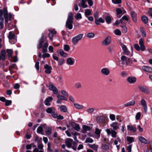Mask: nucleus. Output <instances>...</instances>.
Listing matches in <instances>:
<instances>
[{
	"label": "nucleus",
	"mask_w": 152,
	"mask_h": 152,
	"mask_svg": "<svg viewBox=\"0 0 152 152\" xmlns=\"http://www.w3.org/2000/svg\"><path fill=\"white\" fill-rule=\"evenodd\" d=\"M73 15L71 13H69L66 23V27L69 30L72 29L73 28Z\"/></svg>",
	"instance_id": "obj_1"
},
{
	"label": "nucleus",
	"mask_w": 152,
	"mask_h": 152,
	"mask_svg": "<svg viewBox=\"0 0 152 152\" xmlns=\"http://www.w3.org/2000/svg\"><path fill=\"white\" fill-rule=\"evenodd\" d=\"M83 35V34H80L73 37L72 39L73 44L74 45L77 44L78 41L82 39Z\"/></svg>",
	"instance_id": "obj_2"
},
{
	"label": "nucleus",
	"mask_w": 152,
	"mask_h": 152,
	"mask_svg": "<svg viewBox=\"0 0 152 152\" xmlns=\"http://www.w3.org/2000/svg\"><path fill=\"white\" fill-rule=\"evenodd\" d=\"M121 64L123 65L126 64L127 65L130 64L131 62L130 59L127 58L126 56H122L121 57Z\"/></svg>",
	"instance_id": "obj_3"
},
{
	"label": "nucleus",
	"mask_w": 152,
	"mask_h": 152,
	"mask_svg": "<svg viewBox=\"0 0 152 152\" xmlns=\"http://www.w3.org/2000/svg\"><path fill=\"white\" fill-rule=\"evenodd\" d=\"M111 42V37L109 36H108L104 40L102 41V44L103 46H107L110 44Z\"/></svg>",
	"instance_id": "obj_4"
},
{
	"label": "nucleus",
	"mask_w": 152,
	"mask_h": 152,
	"mask_svg": "<svg viewBox=\"0 0 152 152\" xmlns=\"http://www.w3.org/2000/svg\"><path fill=\"white\" fill-rule=\"evenodd\" d=\"M65 143L66 146L70 148L72 147V144L75 143V142L71 138H67L66 140Z\"/></svg>",
	"instance_id": "obj_5"
},
{
	"label": "nucleus",
	"mask_w": 152,
	"mask_h": 152,
	"mask_svg": "<svg viewBox=\"0 0 152 152\" xmlns=\"http://www.w3.org/2000/svg\"><path fill=\"white\" fill-rule=\"evenodd\" d=\"M44 38L45 37L44 35L43 34H42V37L41 38L39 39V43L37 46V49H39L42 48V44L44 42Z\"/></svg>",
	"instance_id": "obj_6"
},
{
	"label": "nucleus",
	"mask_w": 152,
	"mask_h": 152,
	"mask_svg": "<svg viewBox=\"0 0 152 152\" xmlns=\"http://www.w3.org/2000/svg\"><path fill=\"white\" fill-rule=\"evenodd\" d=\"M49 88L50 90L53 91V93L54 94H57L58 93V91L57 89L52 83H50L49 84Z\"/></svg>",
	"instance_id": "obj_7"
},
{
	"label": "nucleus",
	"mask_w": 152,
	"mask_h": 152,
	"mask_svg": "<svg viewBox=\"0 0 152 152\" xmlns=\"http://www.w3.org/2000/svg\"><path fill=\"white\" fill-rule=\"evenodd\" d=\"M8 37L9 40L15 39L14 42L12 44L15 43L16 42V41L15 39L16 37L13 31H10L9 32Z\"/></svg>",
	"instance_id": "obj_8"
},
{
	"label": "nucleus",
	"mask_w": 152,
	"mask_h": 152,
	"mask_svg": "<svg viewBox=\"0 0 152 152\" xmlns=\"http://www.w3.org/2000/svg\"><path fill=\"white\" fill-rule=\"evenodd\" d=\"M127 82L131 84L135 83L137 80L136 78L134 77H129L127 78Z\"/></svg>",
	"instance_id": "obj_9"
},
{
	"label": "nucleus",
	"mask_w": 152,
	"mask_h": 152,
	"mask_svg": "<svg viewBox=\"0 0 152 152\" xmlns=\"http://www.w3.org/2000/svg\"><path fill=\"white\" fill-rule=\"evenodd\" d=\"M139 89L142 91L146 94L149 93L150 90L146 87L143 86H139Z\"/></svg>",
	"instance_id": "obj_10"
},
{
	"label": "nucleus",
	"mask_w": 152,
	"mask_h": 152,
	"mask_svg": "<svg viewBox=\"0 0 152 152\" xmlns=\"http://www.w3.org/2000/svg\"><path fill=\"white\" fill-rule=\"evenodd\" d=\"M4 16L6 23H7L8 21V13L7 9L5 7L4 8Z\"/></svg>",
	"instance_id": "obj_11"
},
{
	"label": "nucleus",
	"mask_w": 152,
	"mask_h": 152,
	"mask_svg": "<svg viewBox=\"0 0 152 152\" xmlns=\"http://www.w3.org/2000/svg\"><path fill=\"white\" fill-rule=\"evenodd\" d=\"M121 47L123 50V53L124 54L126 55H130V53L126 45H122L121 46Z\"/></svg>",
	"instance_id": "obj_12"
},
{
	"label": "nucleus",
	"mask_w": 152,
	"mask_h": 152,
	"mask_svg": "<svg viewBox=\"0 0 152 152\" xmlns=\"http://www.w3.org/2000/svg\"><path fill=\"white\" fill-rule=\"evenodd\" d=\"M110 126L113 128V130H117L119 128V124L117 122L112 123L110 124Z\"/></svg>",
	"instance_id": "obj_13"
},
{
	"label": "nucleus",
	"mask_w": 152,
	"mask_h": 152,
	"mask_svg": "<svg viewBox=\"0 0 152 152\" xmlns=\"http://www.w3.org/2000/svg\"><path fill=\"white\" fill-rule=\"evenodd\" d=\"M139 44L140 46L141 50L142 51H145V48L144 45L143 40L142 39L140 38L139 41Z\"/></svg>",
	"instance_id": "obj_14"
},
{
	"label": "nucleus",
	"mask_w": 152,
	"mask_h": 152,
	"mask_svg": "<svg viewBox=\"0 0 152 152\" xmlns=\"http://www.w3.org/2000/svg\"><path fill=\"white\" fill-rule=\"evenodd\" d=\"M44 68L45 69V72L47 74H50L51 72V70L52 68L51 66H48V64H46L44 66Z\"/></svg>",
	"instance_id": "obj_15"
},
{
	"label": "nucleus",
	"mask_w": 152,
	"mask_h": 152,
	"mask_svg": "<svg viewBox=\"0 0 152 152\" xmlns=\"http://www.w3.org/2000/svg\"><path fill=\"white\" fill-rule=\"evenodd\" d=\"M141 104L143 107L144 111L145 113H146L147 110V107L146 103V102L144 99H142L140 101Z\"/></svg>",
	"instance_id": "obj_16"
},
{
	"label": "nucleus",
	"mask_w": 152,
	"mask_h": 152,
	"mask_svg": "<svg viewBox=\"0 0 152 152\" xmlns=\"http://www.w3.org/2000/svg\"><path fill=\"white\" fill-rule=\"evenodd\" d=\"M53 98L51 96H50L47 98L45 101V104L46 105L49 106L51 104L50 102L53 100Z\"/></svg>",
	"instance_id": "obj_17"
},
{
	"label": "nucleus",
	"mask_w": 152,
	"mask_h": 152,
	"mask_svg": "<svg viewBox=\"0 0 152 152\" xmlns=\"http://www.w3.org/2000/svg\"><path fill=\"white\" fill-rule=\"evenodd\" d=\"M138 139L139 141L142 143H143L144 144L149 143L148 141L143 137L140 136L138 137Z\"/></svg>",
	"instance_id": "obj_18"
},
{
	"label": "nucleus",
	"mask_w": 152,
	"mask_h": 152,
	"mask_svg": "<svg viewBox=\"0 0 152 152\" xmlns=\"http://www.w3.org/2000/svg\"><path fill=\"white\" fill-rule=\"evenodd\" d=\"M101 72L103 74L106 76H107L109 74L110 71L108 69L104 68L101 69Z\"/></svg>",
	"instance_id": "obj_19"
},
{
	"label": "nucleus",
	"mask_w": 152,
	"mask_h": 152,
	"mask_svg": "<svg viewBox=\"0 0 152 152\" xmlns=\"http://www.w3.org/2000/svg\"><path fill=\"white\" fill-rule=\"evenodd\" d=\"M116 14L119 15L120 14H122L123 15L126 13V11L123 8L120 9L117 8L116 9Z\"/></svg>",
	"instance_id": "obj_20"
},
{
	"label": "nucleus",
	"mask_w": 152,
	"mask_h": 152,
	"mask_svg": "<svg viewBox=\"0 0 152 152\" xmlns=\"http://www.w3.org/2000/svg\"><path fill=\"white\" fill-rule=\"evenodd\" d=\"M135 104V101L134 100H132L124 104L125 107H126L134 105Z\"/></svg>",
	"instance_id": "obj_21"
},
{
	"label": "nucleus",
	"mask_w": 152,
	"mask_h": 152,
	"mask_svg": "<svg viewBox=\"0 0 152 152\" xmlns=\"http://www.w3.org/2000/svg\"><path fill=\"white\" fill-rule=\"evenodd\" d=\"M131 15L132 16V19L133 21L134 22H137V14L134 11H132L131 12Z\"/></svg>",
	"instance_id": "obj_22"
},
{
	"label": "nucleus",
	"mask_w": 152,
	"mask_h": 152,
	"mask_svg": "<svg viewBox=\"0 0 152 152\" xmlns=\"http://www.w3.org/2000/svg\"><path fill=\"white\" fill-rule=\"evenodd\" d=\"M67 62L69 65H72L75 62L74 59L72 58H69L67 60Z\"/></svg>",
	"instance_id": "obj_23"
},
{
	"label": "nucleus",
	"mask_w": 152,
	"mask_h": 152,
	"mask_svg": "<svg viewBox=\"0 0 152 152\" xmlns=\"http://www.w3.org/2000/svg\"><path fill=\"white\" fill-rule=\"evenodd\" d=\"M95 22L97 25H99L100 23H104V20L101 18L98 19L97 18L95 20Z\"/></svg>",
	"instance_id": "obj_24"
},
{
	"label": "nucleus",
	"mask_w": 152,
	"mask_h": 152,
	"mask_svg": "<svg viewBox=\"0 0 152 152\" xmlns=\"http://www.w3.org/2000/svg\"><path fill=\"white\" fill-rule=\"evenodd\" d=\"M83 133H85L86 131H89L91 130V128L89 126L83 125Z\"/></svg>",
	"instance_id": "obj_25"
},
{
	"label": "nucleus",
	"mask_w": 152,
	"mask_h": 152,
	"mask_svg": "<svg viewBox=\"0 0 152 152\" xmlns=\"http://www.w3.org/2000/svg\"><path fill=\"white\" fill-rule=\"evenodd\" d=\"M142 69L144 71L148 72H152V68L149 66H143L142 67Z\"/></svg>",
	"instance_id": "obj_26"
},
{
	"label": "nucleus",
	"mask_w": 152,
	"mask_h": 152,
	"mask_svg": "<svg viewBox=\"0 0 152 152\" xmlns=\"http://www.w3.org/2000/svg\"><path fill=\"white\" fill-rule=\"evenodd\" d=\"M46 111L48 113L52 114L54 111H55V109L53 107H52L46 109Z\"/></svg>",
	"instance_id": "obj_27"
},
{
	"label": "nucleus",
	"mask_w": 152,
	"mask_h": 152,
	"mask_svg": "<svg viewBox=\"0 0 152 152\" xmlns=\"http://www.w3.org/2000/svg\"><path fill=\"white\" fill-rule=\"evenodd\" d=\"M1 59L2 60H4L5 59L6 52L4 50H2L1 52Z\"/></svg>",
	"instance_id": "obj_28"
},
{
	"label": "nucleus",
	"mask_w": 152,
	"mask_h": 152,
	"mask_svg": "<svg viewBox=\"0 0 152 152\" xmlns=\"http://www.w3.org/2000/svg\"><path fill=\"white\" fill-rule=\"evenodd\" d=\"M59 53L60 55L63 57H66L67 56V54L64 52L62 50L60 49L59 50Z\"/></svg>",
	"instance_id": "obj_29"
},
{
	"label": "nucleus",
	"mask_w": 152,
	"mask_h": 152,
	"mask_svg": "<svg viewBox=\"0 0 152 152\" xmlns=\"http://www.w3.org/2000/svg\"><path fill=\"white\" fill-rule=\"evenodd\" d=\"M45 133L46 134L48 135L51 134V129L49 127H47L45 128Z\"/></svg>",
	"instance_id": "obj_30"
},
{
	"label": "nucleus",
	"mask_w": 152,
	"mask_h": 152,
	"mask_svg": "<svg viewBox=\"0 0 152 152\" xmlns=\"http://www.w3.org/2000/svg\"><path fill=\"white\" fill-rule=\"evenodd\" d=\"M88 145L90 148L93 149L94 150H95L96 151H97L98 147V145L93 144L92 145L89 144Z\"/></svg>",
	"instance_id": "obj_31"
},
{
	"label": "nucleus",
	"mask_w": 152,
	"mask_h": 152,
	"mask_svg": "<svg viewBox=\"0 0 152 152\" xmlns=\"http://www.w3.org/2000/svg\"><path fill=\"white\" fill-rule=\"evenodd\" d=\"M141 19L142 22L145 24H146L148 23V18L145 15L141 17Z\"/></svg>",
	"instance_id": "obj_32"
},
{
	"label": "nucleus",
	"mask_w": 152,
	"mask_h": 152,
	"mask_svg": "<svg viewBox=\"0 0 152 152\" xmlns=\"http://www.w3.org/2000/svg\"><path fill=\"white\" fill-rule=\"evenodd\" d=\"M127 129L128 130L131 131L133 132H135L136 131V129L135 127H133L132 126H127Z\"/></svg>",
	"instance_id": "obj_33"
},
{
	"label": "nucleus",
	"mask_w": 152,
	"mask_h": 152,
	"mask_svg": "<svg viewBox=\"0 0 152 152\" xmlns=\"http://www.w3.org/2000/svg\"><path fill=\"white\" fill-rule=\"evenodd\" d=\"M87 0H82L81 3L82 7L83 8H85L87 7V5L85 3L86 2Z\"/></svg>",
	"instance_id": "obj_34"
},
{
	"label": "nucleus",
	"mask_w": 152,
	"mask_h": 152,
	"mask_svg": "<svg viewBox=\"0 0 152 152\" xmlns=\"http://www.w3.org/2000/svg\"><path fill=\"white\" fill-rule=\"evenodd\" d=\"M74 105L75 107L78 109H83L84 107L83 105H80L77 103L74 104Z\"/></svg>",
	"instance_id": "obj_35"
},
{
	"label": "nucleus",
	"mask_w": 152,
	"mask_h": 152,
	"mask_svg": "<svg viewBox=\"0 0 152 152\" xmlns=\"http://www.w3.org/2000/svg\"><path fill=\"white\" fill-rule=\"evenodd\" d=\"M101 133V130L98 128H96L95 129V133L97 135L98 138H99L100 136V134Z\"/></svg>",
	"instance_id": "obj_36"
},
{
	"label": "nucleus",
	"mask_w": 152,
	"mask_h": 152,
	"mask_svg": "<svg viewBox=\"0 0 152 152\" xmlns=\"http://www.w3.org/2000/svg\"><path fill=\"white\" fill-rule=\"evenodd\" d=\"M60 110L61 111L64 113L67 112V110L66 107L64 105L61 106L60 107Z\"/></svg>",
	"instance_id": "obj_37"
},
{
	"label": "nucleus",
	"mask_w": 152,
	"mask_h": 152,
	"mask_svg": "<svg viewBox=\"0 0 152 152\" xmlns=\"http://www.w3.org/2000/svg\"><path fill=\"white\" fill-rule=\"evenodd\" d=\"M57 97L59 99H60L61 100H64L65 101L67 100V98L62 95H60L58 94L57 95Z\"/></svg>",
	"instance_id": "obj_38"
},
{
	"label": "nucleus",
	"mask_w": 152,
	"mask_h": 152,
	"mask_svg": "<svg viewBox=\"0 0 152 152\" xmlns=\"http://www.w3.org/2000/svg\"><path fill=\"white\" fill-rule=\"evenodd\" d=\"M7 52L8 54V56L9 57H12L13 52L12 49H7Z\"/></svg>",
	"instance_id": "obj_39"
},
{
	"label": "nucleus",
	"mask_w": 152,
	"mask_h": 152,
	"mask_svg": "<svg viewBox=\"0 0 152 152\" xmlns=\"http://www.w3.org/2000/svg\"><path fill=\"white\" fill-rule=\"evenodd\" d=\"M104 117L102 116H100L98 117L97 118V120L100 123H103V120L104 119Z\"/></svg>",
	"instance_id": "obj_40"
},
{
	"label": "nucleus",
	"mask_w": 152,
	"mask_h": 152,
	"mask_svg": "<svg viewBox=\"0 0 152 152\" xmlns=\"http://www.w3.org/2000/svg\"><path fill=\"white\" fill-rule=\"evenodd\" d=\"M75 87L76 88H80L81 87V84L79 82H77L76 83H75Z\"/></svg>",
	"instance_id": "obj_41"
},
{
	"label": "nucleus",
	"mask_w": 152,
	"mask_h": 152,
	"mask_svg": "<svg viewBox=\"0 0 152 152\" xmlns=\"http://www.w3.org/2000/svg\"><path fill=\"white\" fill-rule=\"evenodd\" d=\"M91 12L89 9H88L85 10V15L86 17H87L88 16L91 15Z\"/></svg>",
	"instance_id": "obj_42"
},
{
	"label": "nucleus",
	"mask_w": 152,
	"mask_h": 152,
	"mask_svg": "<svg viewBox=\"0 0 152 152\" xmlns=\"http://www.w3.org/2000/svg\"><path fill=\"white\" fill-rule=\"evenodd\" d=\"M115 130H111V136L113 137H115L116 136L117 132L115 131Z\"/></svg>",
	"instance_id": "obj_43"
},
{
	"label": "nucleus",
	"mask_w": 152,
	"mask_h": 152,
	"mask_svg": "<svg viewBox=\"0 0 152 152\" xmlns=\"http://www.w3.org/2000/svg\"><path fill=\"white\" fill-rule=\"evenodd\" d=\"M134 48L138 51L141 50V49L139 45L137 44H135L134 45Z\"/></svg>",
	"instance_id": "obj_44"
},
{
	"label": "nucleus",
	"mask_w": 152,
	"mask_h": 152,
	"mask_svg": "<svg viewBox=\"0 0 152 152\" xmlns=\"http://www.w3.org/2000/svg\"><path fill=\"white\" fill-rule=\"evenodd\" d=\"M127 140L130 143H131L134 141V139L132 137H127Z\"/></svg>",
	"instance_id": "obj_45"
},
{
	"label": "nucleus",
	"mask_w": 152,
	"mask_h": 152,
	"mask_svg": "<svg viewBox=\"0 0 152 152\" xmlns=\"http://www.w3.org/2000/svg\"><path fill=\"white\" fill-rule=\"evenodd\" d=\"M75 18L77 19H81L82 18V16L80 13H77L75 16Z\"/></svg>",
	"instance_id": "obj_46"
},
{
	"label": "nucleus",
	"mask_w": 152,
	"mask_h": 152,
	"mask_svg": "<svg viewBox=\"0 0 152 152\" xmlns=\"http://www.w3.org/2000/svg\"><path fill=\"white\" fill-rule=\"evenodd\" d=\"M64 49L66 51H68L70 49V47L68 45H65L64 47Z\"/></svg>",
	"instance_id": "obj_47"
},
{
	"label": "nucleus",
	"mask_w": 152,
	"mask_h": 152,
	"mask_svg": "<svg viewBox=\"0 0 152 152\" xmlns=\"http://www.w3.org/2000/svg\"><path fill=\"white\" fill-rule=\"evenodd\" d=\"M93 140L91 138H87L85 141L86 143H92L93 142Z\"/></svg>",
	"instance_id": "obj_48"
},
{
	"label": "nucleus",
	"mask_w": 152,
	"mask_h": 152,
	"mask_svg": "<svg viewBox=\"0 0 152 152\" xmlns=\"http://www.w3.org/2000/svg\"><path fill=\"white\" fill-rule=\"evenodd\" d=\"M109 117L110 119L112 121H114L115 120V116L113 114H110V115Z\"/></svg>",
	"instance_id": "obj_49"
},
{
	"label": "nucleus",
	"mask_w": 152,
	"mask_h": 152,
	"mask_svg": "<svg viewBox=\"0 0 152 152\" xmlns=\"http://www.w3.org/2000/svg\"><path fill=\"white\" fill-rule=\"evenodd\" d=\"M114 33L116 35H120L121 34V31L118 29H116L114 31Z\"/></svg>",
	"instance_id": "obj_50"
},
{
	"label": "nucleus",
	"mask_w": 152,
	"mask_h": 152,
	"mask_svg": "<svg viewBox=\"0 0 152 152\" xmlns=\"http://www.w3.org/2000/svg\"><path fill=\"white\" fill-rule=\"evenodd\" d=\"M4 19H0V20H1V22H0V26H1V29H2L4 27Z\"/></svg>",
	"instance_id": "obj_51"
},
{
	"label": "nucleus",
	"mask_w": 152,
	"mask_h": 152,
	"mask_svg": "<svg viewBox=\"0 0 152 152\" xmlns=\"http://www.w3.org/2000/svg\"><path fill=\"white\" fill-rule=\"evenodd\" d=\"M43 129L42 126H39L37 129V132L39 133H41Z\"/></svg>",
	"instance_id": "obj_52"
},
{
	"label": "nucleus",
	"mask_w": 152,
	"mask_h": 152,
	"mask_svg": "<svg viewBox=\"0 0 152 152\" xmlns=\"http://www.w3.org/2000/svg\"><path fill=\"white\" fill-rule=\"evenodd\" d=\"M12 103L11 100H7L5 101V104L6 106H9L11 105Z\"/></svg>",
	"instance_id": "obj_53"
},
{
	"label": "nucleus",
	"mask_w": 152,
	"mask_h": 152,
	"mask_svg": "<svg viewBox=\"0 0 152 152\" xmlns=\"http://www.w3.org/2000/svg\"><path fill=\"white\" fill-rule=\"evenodd\" d=\"M141 116V113L140 112L137 113L135 116V118L137 120H139L140 119V118Z\"/></svg>",
	"instance_id": "obj_54"
},
{
	"label": "nucleus",
	"mask_w": 152,
	"mask_h": 152,
	"mask_svg": "<svg viewBox=\"0 0 152 152\" xmlns=\"http://www.w3.org/2000/svg\"><path fill=\"white\" fill-rule=\"evenodd\" d=\"M102 148L105 150H107L109 149L108 146L107 145H103L102 146Z\"/></svg>",
	"instance_id": "obj_55"
},
{
	"label": "nucleus",
	"mask_w": 152,
	"mask_h": 152,
	"mask_svg": "<svg viewBox=\"0 0 152 152\" xmlns=\"http://www.w3.org/2000/svg\"><path fill=\"white\" fill-rule=\"evenodd\" d=\"M58 115V113H56L55 111L51 114V115L55 119H56Z\"/></svg>",
	"instance_id": "obj_56"
},
{
	"label": "nucleus",
	"mask_w": 152,
	"mask_h": 152,
	"mask_svg": "<svg viewBox=\"0 0 152 152\" xmlns=\"http://www.w3.org/2000/svg\"><path fill=\"white\" fill-rule=\"evenodd\" d=\"M111 18L110 17L107 16L106 18V21L107 23H109L111 21Z\"/></svg>",
	"instance_id": "obj_57"
},
{
	"label": "nucleus",
	"mask_w": 152,
	"mask_h": 152,
	"mask_svg": "<svg viewBox=\"0 0 152 152\" xmlns=\"http://www.w3.org/2000/svg\"><path fill=\"white\" fill-rule=\"evenodd\" d=\"M86 111L88 113L91 114L94 112V109L93 108H88L87 109Z\"/></svg>",
	"instance_id": "obj_58"
},
{
	"label": "nucleus",
	"mask_w": 152,
	"mask_h": 152,
	"mask_svg": "<svg viewBox=\"0 0 152 152\" xmlns=\"http://www.w3.org/2000/svg\"><path fill=\"white\" fill-rule=\"evenodd\" d=\"M94 33H91L87 34V36L89 38H92L94 37Z\"/></svg>",
	"instance_id": "obj_59"
},
{
	"label": "nucleus",
	"mask_w": 152,
	"mask_h": 152,
	"mask_svg": "<svg viewBox=\"0 0 152 152\" xmlns=\"http://www.w3.org/2000/svg\"><path fill=\"white\" fill-rule=\"evenodd\" d=\"M74 129L76 131H78L80 129L79 125L78 124H76L74 127Z\"/></svg>",
	"instance_id": "obj_60"
},
{
	"label": "nucleus",
	"mask_w": 152,
	"mask_h": 152,
	"mask_svg": "<svg viewBox=\"0 0 152 152\" xmlns=\"http://www.w3.org/2000/svg\"><path fill=\"white\" fill-rule=\"evenodd\" d=\"M64 62V59H61L58 62V64L59 66H60L63 64Z\"/></svg>",
	"instance_id": "obj_61"
},
{
	"label": "nucleus",
	"mask_w": 152,
	"mask_h": 152,
	"mask_svg": "<svg viewBox=\"0 0 152 152\" xmlns=\"http://www.w3.org/2000/svg\"><path fill=\"white\" fill-rule=\"evenodd\" d=\"M121 27H122L123 28V32L124 33H126L127 31V29L126 26H121Z\"/></svg>",
	"instance_id": "obj_62"
},
{
	"label": "nucleus",
	"mask_w": 152,
	"mask_h": 152,
	"mask_svg": "<svg viewBox=\"0 0 152 152\" xmlns=\"http://www.w3.org/2000/svg\"><path fill=\"white\" fill-rule=\"evenodd\" d=\"M112 1L115 4H118L121 3V0H112Z\"/></svg>",
	"instance_id": "obj_63"
},
{
	"label": "nucleus",
	"mask_w": 152,
	"mask_h": 152,
	"mask_svg": "<svg viewBox=\"0 0 152 152\" xmlns=\"http://www.w3.org/2000/svg\"><path fill=\"white\" fill-rule=\"evenodd\" d=\"M140 31H141V33L142 34V35H143V36L144 37H145L146 36V34L143 28H141Z\"/></svg>",
	"instance_id": "obj_64"
}]
</instances>
